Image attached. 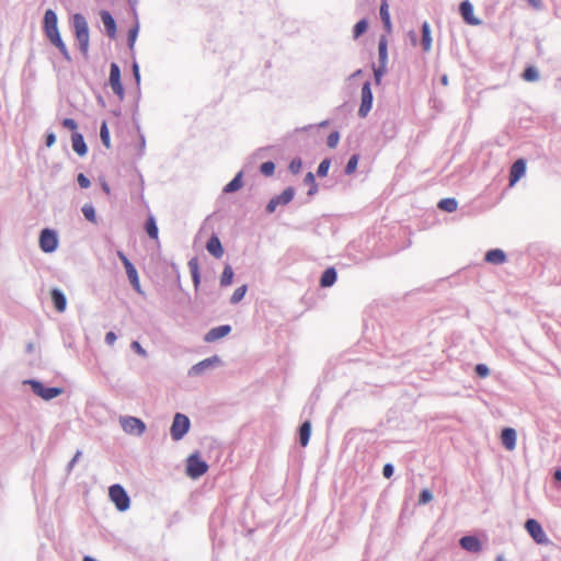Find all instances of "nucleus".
Here are the masks:
<instances>
[{"label": "nucleus", "instance_id": "obj_13", "mask_svg": "<svg viewBox=\"0 0 561 561\" xmlns=\"http://www.w3.org/2000/svg\"><path fill=\"white\" fill-rule=\"evenodd\" d=\"M526 172V161L524 159L516 160L510 170V186H514L516 182L524 176Z\"/></svg>", "mask_w": 561, "mask_h": 561}, {"label": "nucleus", "instance_id": "obj_21", "mask_svg": "<svg viewBox=\"0 0 561 561\" xmlns=\"http://www.w3.org/2000/svg\"><path fill=\"white\" fill-rule=\"evenodd\" d=\"M51 300L54 306L58 312H64L66 310L67 300L65 295L57 288L51 289L50 291Z\"/></svg>", "mask_w": 561, "mask_h": 561}, {"label": "nucleus", "instance_id": "obj_45", "mask_svg": "<svg viewBox=\"0 0 561 561\" xmlns=\"http://www.w3.org/2000/svg\"><path fill=\"white\" fill-rule=\"evenodd\" d=\"M433 499V495L430 490L425 489L421 492L419 496V504H427Z\"/></svg>", "mask_w": 561, "mask_h": 561}, {"label": "nucleus", "instance_id": "obj_38", "mask_svg": "<svg viewBox=\"0 0 561 561\" xmlns=\"http://www.w3.org/2000/svg\"><path fill=\"white\" fill-rule=\"evenodd\" d=\"M523 79L525 81H536L538 79V72L534 67H527L523 72Z\"/></svg>", "mask_w": 561, "mask_h": 561}, {"label": "nucleus", "instance_id": "obj_44", "mask_svg": "<svg viewBox=\"0 0 561 561\" xmlns=\"http://www.w3.org/2000/svg\"><path fill=\"white\" fill-rule=\"evenodd\" d=\"M330 168V160L324 159L318 167V175L319 176H325L328 174Z\"/></svg>", "mask_w": 561, "mask_h": 561}, {"label": "nucleus", "instance_id": "obj_57", "mask_svg": "<svg viewBox=\"0 0 561 561\" xmlns=\"http://www.w3.org/2000/svg\"><path fill=\"white\" fill-rule=\"evenodd\" d=\"M117 255L121 259L122 263L124 264V267H127V265L133 264L123 252L118 251Z\"/></svg>", "mask_w": 561, "mask_h": 561}, {"label": "nucleus", "instance_id": "obj_37", "mask_svg": "<svg viewBox=\"0 0 561 561\" xmlns=\"http://www.w3.org/2000/svg\"><path fill=\"white\" fill-rule=\"evenodd\" d=\"M100 137L106 148L111 147L110 131L105 122L101 125Z\"/></svg>", "mask_w": 561, "mask_h": 561}, {"label": "nucleus", "instance_id": "obj_32", "mask_svg": "<svg viewBox=\"0 0 561 561\" xmlns=\"http://www.w3.org/2000/svg\"><path fill=\"white\" fill-rule=\"evenodd\" d=\"M233 279V270L230 265H226L220 277V285L222 287L231 285Z\"/></svg>", "mask_w": 561, "mask_h": 561}, {"label": "nucleus", "instance_id": "obj_47", "mask_svg": "<svg viewBox=\"0 0 561 561\" xmlns=\"http://www.w3.org/2000/svg\"><path fill=\"white\" fill-rule=\"evenodd\" d=\"M188 268L191 274L199 273V264L197 257H193L188 261Z\"/></svg>", "mask_w": 561, "mask_h": 561}, {"label": "nucleus", "instance_id": "obj_35", "mask_svg": "<svg viewBox=\"0 0 561 561\" xmlns=\"http://www.w3.org/2000/svg\"><path fill=\"white\" fill-rule=\"evenodd\" d=\"M367 27H368V23L366 20L363 19V20L358 21L354 25V30H353L354 38H358L360 35H363L367 31Z\"/></svg>", "mask_w": 561, "mask_h": 561}, {"label": "nucleus", "instance_id": "obj_15", "mask_svg": "<svg viewBox=\"0 0 561 561\" xmlns=\"http://www.w3.org/2000/svg\"><path fill=\"white\" fill-rule=\"evenodd\" d=\"M460 14L465 22L469 25H479L481 21L473 14V7L469 1H462L459 7Z\"/></svg>", "mask_w": 561, "mask_h": 561}, {"label": "nucleus", "instance_id": "obj_3", "mask_svg": "<svg viewBox=\"0 0 561 561\" xmlns=\"http://www.w3.org/2000/svg\"><path fill=\"white\" fill-rule=\"evenodd\" d=\"M208 465L199 458L197 454L191 455L186 460V474L192 479H197L205 474Z\"/></svg>", "mask_w": 561, "mask_h": 561}, {"label": "nucleus", "instance_id": "obj_48", "mask_svg": "<svg viewBox=\"0 0 561 561\" xmlns=\"http://www.w3.org/2000/svg\"><path fill=\"white\" fill-rule=\"evenodd\" d=\"M137 34H138V27L135 26L133 27L129 33H128V44H129V47L133 48L134 45H135V42H136V38H137Z\"/></svg>", "mask_w": 561, "mask_h": 561}, {"label": "nucleus", "instance_id": "obj_50", "mask_svg": "<svg viewBox=\"0 0 561 561\" xmlns=\"http://www.w3.org/2000/svg\"><path fill=\"white\" fill-rule=\"evenodd\" d=\"M77 181L82 188H88L91 184L90 180L83 173L78 175Z\"/></svg>", "mask_w": 561, "mask_h": 561}, {"label": "nucleus", "instance_id": "obj_11", "mask_svg": "<svg viewBox=\"0 0 561 561\" xmlns=\"http://www.w3.org/2000/svg\"><path fill=\"white\" fill-rule=\"evenodd\" d=\"M57 245H58V238H57L56 232L50 229L42 230L41 236H39L41 249L46 253H50L57 249Z\"/></svg>", "mask_w": 561, "mask_h": 561}, {"label": "nucleus", "instance_id": "obj_52", "mask_svg": "<svg viewBox=\"0 0 561 561\" xmlns=\"http://www.w3.org/2000/svg\"><path fill=\"white\" fill-rule=\"evenodd\" d=\"M278 205H279V204H278L277 199H276L275 197H273V198L268 202V204H267V206H266V211H267L268 214L274 213V211L276 210V207H277Z\"/></svg>", "mask_w": 561, "mask_h": 561}, {"label": "nucleus", "instance_id": "obj_23", "mask_svg": "<svg viewBox=\"0 0 561 561\" xmlns=\"http://www.w3.org/2000/svg\"><path fill=\"white\" fill-rule=\"evenodd\" d=\"M71 140L73 151L79 156H84L88 151V148L84 142L83 136L79 133H73L71 136Z\"/></svg>", "mask_w": 561, "mask_h": 561}, {"label": "nucleus", "instance_id": "obj_30", "mask_svg": "<svg viewBox=\"0 0 561 561\" xmlns=\"http://www.w3.org/2000/svg\"><path fill=\"white\" fill-rule=\"evenodd\" d=\"M145 228H146V231H147L148 236L151 239L158 241V238H159L158 233H159V231H158L156 219L152 216L148 217V219L146 221Z\"/></svg>", "mask_w": 561, "mask_h": 561}, {"label": "nucleus", "instance_id": "obj_36", "mask_svg": "<svg viewBox=\"0 0 561 561\" xmlns=\"http://www.w3.org/2000/svg\"><path fill=\"white\" fill-rule=\"evenodd\" d=\"M82 213L85 217L87 220L95 224L96 222V216H95V210H94V207L91 205V204H85L83 207H82Z\"/></svg>", "mask_w": 561, "mask_h": 561}, {"label": "nucleus", "instance_id": "obj_59", "mask_svg": "<svg viewBox=\"0 0 561 561\" xmlns=\"http://www.w3.org/2000/svg\"><path fill=\"white\" fill-rule=\"evenodd\" d=\"M191 275H192L193 283H194V287L197 289L199 286V283H201V274L197 273V274H191Z\"/></svg>", "mask_w": 561, "mask_h": 561}, {"label": "nucleus", "instance_id": "obj_55", "mask_svg": "<svg viewBox=\"0 0 561 561\" xmlns=\"http://www.w3.org/2000/svg\"><path fill=\"white\" fill-rule=\"evenodd\" d=\"M56 141V136L54 133H48L46 136V146L51 147Z\"/></svg>", "mask_w": 561, "mask_h": 561}, {"label": "nucleus", "instance_id": "obj_43", "mask_svg": "<svg viewBox=\"0 0 561 561\" xmlns=\"http://www.w3.org/2000/svg\"><path fill=\"white\" fill-rule=\"evenodd\" d=\"M301 165V160L299 158H295L290 161L288 169L291 173L297 174L300 172Z\"/></svg>", "mask_w": 561, "mask_h": 561}, {"label": "nucleus", "instance_id": "obj_49", "mask_svg": "<svg viewBox=\"0 0 561 561\" xmlns=\"http://www.w3.org/2000/svg\"><path fill=\"white\" fill-rule=\"evenodd\" d=\"M61 124L65 128L72 130V131H75L78 127L76 121L72 118H65Z\"/></svg>", "mask_w": 561, "mask_h": 561}, {"label": "nucleus", "instance_id": "obj_2", "mask_svg": "<svg viewBox=\"0 0 561 561\" xmlns=\"http://www.w3.org/2000/svg\"><path fill=\"white\" fill-rule=\"evenodd\" d=\"M73 27H75V34L76 38L79 43V49L80 51L87 56L89 51V27L88 23L83 15L77 13L73 15Z\"/></svg>", "mask_w": 561, "mask_h": 561}, {"label": "nucleus", "instance_id": "obj_34", "mask_svg": "<svg viewBox=\"0 0 561 561\" xmlns=\"http://www.w3.org/2000/svg\"><path fill=\"white\" fill-rule=\"evenodd\" d=\"M245 293H247V285H242V286L236 288V290L233 291V294L230 298L231 304L240 302L243 299Z\"/></svg>", "mask_w": 561, "mask_h": 561}, {"label": "nucleus", "instance_id": "obj_27", "mask_svg": "<svg viewBox=\"0 0 561 561\" xmlns=\"http://www.w3.org/2000/svg\"><path fill=\"white\" fill-rule=\"evenodd\" d=\"M125 270H126V274L128 276V279H129L131 286L134 287V289L136 291L140 293V283H139L137 270L135 268V266L133 264L127 265V267H125Z\"/></svg>", "mask_w": 561, "mask_h": 561}, {"label": "nucleus", "instance_id": "obj_18", "mask_svg": "<svg viewBox=\"0 0 561 561\" xmlns=\"http://www.w3.org/2000/svg\"><path fill=\"white\" fill-rule=\"evenodd\" d=\"M460 546L470 552H479L482 549L481 542L477 537L465 536L460 539Z\"/></svg>", "mask_w": 561, "mask_h": 561}, {"label": "nucleus", "instance_id": "obj_9", "mask_svg": "<svg viewBox=\"0 0 561 561\" xmlns=\"http://www.w3.org/2000/svg\"><path fill=\"white\" fill-rule=\"evenodd\" d=\"M108 82L112 91L123 100L125 96V90L121 81V69L117 64H111Z\"/></svg>", "mask_w": 561, "mask_h": 561}, {"label": "nucleus", "instance_id": "obj_16", "mask_svg": "<svg viewBox=\"0 0 561 561\" xmlns=\"http://www.w3.org/2000/svg\"><path fill=\"white\" fill-rule=\"evenodd\" d=\"M516 431L512 427H505L501 433L502 444L510 451L514 450L516 447Z\"/></svg>", "mask_w": 561, "mask_h": 561}, {"label": "nucleus", "instance_id": "obj_7", "mask_svg": "<svg viewBox=\"0 0 561 561\" xmlns=\"http://www.w3.org/2000/svg\"><path fill=\"white\" fill-rule=\"evenodd\" d=\"M28 383H30L33 392L36 393L38 397H41L44 400H51L62 393L61 388H57V387L47 388L42 382L36 381V380H30Z\"/></svg>", "mask_w": 561, "mask_h": 561}, {"label": "nucleus", "instance_id": "obj_17", "mask_svg": "<svg viewBox=\"0 0 561 561\" xmlns=\"http://www.w3.org/2000/svg\"><path fill=\"white\" fill-rule=\"evenodd\" d=\"M231 331L230 325H220L217 328H214L207 332L205 335V341L208 343L215 342L226 335H228Z\"/></svg>", "mask_w": 561, "mask_h": 561}, {"label": "nucleus", "instance_id": "obj_29", "mask_svg": "<svg viewBox=\"0 0 561 561\" xmlns=\"http://www.w3.org/2000/svg\"><path fill=\"white\" fill-rule=\"evenodd\" d=\"M438 208L447 213H454L458 208V203L455 198H444L439 201Z\"/></svg>", "mask_w": 561, "mask_h": 561}, {"label": "nucleus", "instance_id": "obj_31", "mask_svg": "<svg viewBox=\"0 0 561 561\" xmlns=\"http://www.w3.org/2000/svg\"><path fill=\"white\" fill-rule=\"evenodd\" d=\"M295 190L293 187H287L283 191L282 194L275 196L279 205H286L294 198Z\"/></svg>", "mask_w": 561, "mask_h": 561}, {"label": "nucleus", "instance_id": "obj_28", "mask_svg": "<svg viewBox=\"0 0 561 561\" xmlns=\"http://www.w3.org/2000/svg\"><path fill=\"white\" fill-rule=\"evenodd\" d=\"M243 185V182H242V172H239L234 179L232 181H230L225 187H224V192L225 193H233L238 190H240Z\"/></svg>", "mask_w": 561, "mask_h": 561}, {"label": "nucleus", "instance_id": "obj_58", "mask_svg": "<svg viewBox=\"0 0 561 561\" xmlns=\"http://www.w3.org/2000/svg\"><path fill=\"white\" fill-rule=\"evenodd\" d=\"M133 72H134V77L136 79V82L139 83L140 81V73H139V66L137 62H134L133 65Z\"/></svg>", "mask_w": 561, "mask_h": 561}, {"label": "nucleus", "instance_id": "obj_1", "mask_svg": "<svg viewBox=\"0 0 561 561\" xmlns=\"http://www.w3.org/2000/svg\"><path fill=\"white\" fill-rule=\"evenodd\" d=\"M57 23L58 19L56 13L50 9L46 10L43 26L44 33L49 42L59 49L61 55L67 60H70L69 51L60 37Z\"/></svg>", "mask_w": 561, "mask_h": 561}, {"label": "nucleus", "instance_id": "obj_12", "mask_svg": "<svg viewBox=\"0 0 561 561\" xmlns=\"http://www.w3.org/2000/svg\"><path fill=\"white\" fill-rule=\"evenodd\" d=\"M373 104V93L370 89V83L365 82L362 88V104L358 110V114L362 117H365L367 113L370 111Z\"/></svg>", "mask_w": 561, "mask_h": 561}, {"label": "nucleus", "instance_id": "obj_61", "mask_svg": "<svg viewBox=\"0 0 561 561\" xmlns=\"http://www.w3.org/2000/svg\"><path fill=\"white\" fill-rule=\"evenodd\" d=\"M443 83H444V84H446V83H447V78H446V77H444V78H443Z\"/></svg>", "mask_w": 561, "mask_h": 561}, {"label": "nucleus", "instance_id": "obj_19", "mask_svg": "<svg viewBox=\"0 0 561 561\" xmlns=\"http://www.w3.org/2000/svg\"><path fill=\"white\" fill-rule=\"evenodd\" d=\"M207 251L213 254L216 259H220L224 255V248L217 236H211L206 244Z\"/></svg>", "mask_w": 561, "mask_h": 561}, {"label": "nucleus", "instance_id": "obj_39", "mask_svg": "<svg viewBox=\"0 0 561 561\" xmlns=\"http://www.w3.org/2000/svg\"><path fill=\"white\" fill-rule=\"evenodd\" d=\"M261 173L265 176H271L274 174L275 171V164L272 161H266L261 164Z\"/></svg>", "mask_w": 561, "mask_h": 561}, {"label": "nucleus", "instance_id": "obj_25", "mask_svg": "<svg viewBox=\"0 0 561 561\" xmlns=\"http://www.w3.org/2000/svg\"><path fill=\"white\" fill-rule=\"evenodd\" d=\"M311 435V424L309 421H306L301 424L299 428V442L302 447H306L309 443Z\"/></svg>", "mask_w": 561, "mask_h": 561}, {"label": "nucleus", "instance_id": "obj_14", "mask_svg": "<svg viewBox=\"0 0 561 561\" xmlns=\"http://www.w3.org/2000/svg\"><path fill=\"white\" fill-rule=\"evenodd\" d=\"M219 363H220V359L218 356H213V357L206 358V359L195 364L194 366H192L191 369L188 370V375L190 376H198V375L203 374L207 368H210Z\"/></svg>", "mask_w": 561, "mask_h": 561}, {"label": "nucleus", "instance_id": "obj_51", "mask_svg": "<svg viewBox=\"0 0 561 561\" xmlns=\"http://www.w3.org/2000/svg\"><path fill=\"white\" fill-rule=\"evenodd\" d=\"M131 348L140 356L142 357H146L147 356V352L142 348V346L140 345L139 342L137 341H134L131 343Z\"/></svg>", "mask_w": 561, "mask_h": 561}, {"label": "nucleus", "instance_id": "obj_60", "mask_svg": "<svg viewBox=\"0 0 561 561\" xmlns=\"http://www.w3.org/2000/svg\"><path fill=\"white\" fill-rule=\"evenodd\" d=\"M554 479L558 480V481H561V470H557L554 472Z\"/></svg>", "mask_w": 561, "mask_h": 561}, {"label": "nucleus", "instance_id": "obj_33", "mask_svg": "<svg viewBox=\"0 0 561 561\" xmlns=\"http://www.w3.org/2000/svg\"><path fill=\"white\" fill-rule=\"evenodd\" d=\"M432 44L431 31L427 23L422 26V45L425 51L430 50Z\"/></svg>", "mask_w": 561, "mask_h": 561}, {"label": "nucleus", "instance_id": "obj_24", "mask_svg": "<svg viewBox=\"0 0 561 561\" xmlns=\"http://www.w3.org/2000/svg\"><path fill=\"white\" fill-rule=\"evenodd\" d=\"M380 18L382 20V23H383V26H385L387 33H391L392 24H391V21H390V14H389V11H388V2H387V0H382V2H381V5H380Z\"/></svg>", "mask_w": 561, "mask_h": 561}, {"label": "nucleus", "instance_id": "obj_46", "mask_svg": "<svg viewBox=\"0 0 561 561\" xmlns=\"http://www.w3.org/2000/svg\"><path fill=\"white\" fill-rule=\"evenodd\" d=\"M476 373H477V375H478L479 377H481V378H485V377H488V376H489V374H490V369H489V368H488V366H486V365H484V364H478V365L476 366Z\"/></svg>", "mask_w": 561, "mask_h": 561}, {"label": "nucleus", "instance_id": "obj_5", "mask_svg": "<svg viewBox=\"0 0 561 561\" xmlns=\"http://www.w3.org/2000/svg\"><path fill=\"white\" fill-rule=\"evenodd\" d=\"M525 528L534 541L538 545L549 543V539L542 529L541 525L536 519H528L525 523Z\"/></svg>", "mask_w": 561, "mask_h": 561}, {"label": "nucleus", "instance_id": "obj_54", "mask_svg": "<svg viewBox=\"0 0 561 561\" xmlns=\"http://www.w3.org/2000/svg\"><path fill=\"white\" fill-rule=\"evenodd\" d=\"M116 341V334L114 332H107L106 335H105V342L108 344V345H113Z\"/></svg>", "mask_w": 561, "mask_h": 561}, {"label": "nucleus", "instance_id": "obj_53", "mask_svg": "<svg viewBox=\"0 0 561 561\" xmlns=\"http://www.w3.org/2000/svg\"><path fill=\"white\" fill-rule=\"evenodd\" d=\"M382 474L385 478H390L393 474V467L390 463L385 465Z\"/></svg>", "mask_w": 561, "mask_h": 561}, {"label": "nucleus", "instance_id": "obj_20", "mask_svg": "<svg viewBox=\"0 0 561 561\" xmlns=\"http://www.w3.org/2000/svg\"><path fill=\"white\" fill-rule=\"evenodd\" d=\"M484 260H485V262H488L490 264L497 265V264H502L506 261V254L501 249H493L485 253Z\"/></svg>", "mask_w": 561, "mask_h": 561}, {"label": "nucleus", "instance_id": "obj_22", "mask_svg": "<svg viewBox=\"0 0 561 561\" xmlns=\"http://www.w3.org/2000/svg\"><path fill=\"white\" fill-rule=\"evenodd\" d=\"M101 20L110 37H114L116 34V23L113 16L107 11L101 12Z\"/></svg>", "mask_w": 561, "mask_h": 561}, {"label": "nucleus", "instance_id": "obj_4", "mask_svg": "<svg viewBox=\"0 0 561 561\" xmlns=\"http://www.w3.org/2000/svg\"><path fill=\"white\" fill-rule=\"evenodd\" d=\"M111 501L115 504L116 508L121 512L129 507L130 501L124 488L119 484H114L108 489Z\"/></svg>", "mask_w": 561, "mask_h": 561}, {"label": "nucleus", "instance_id": "obj_8", "mask_svg": "<svg viewBox=\"0 0 561 561\" xmlns=\"http://www.w3.org/2000/svg\"><path fill=\"white\" fill-rule=\"evenodd\" d=\"M388 41L386 36H381L378 44L379 66L374 70L376 80L378 81L386 72L388 60Z\"/></svg>", "mask_w": 561, "mask_h": 561}, {"label": "nucleus", "instance_id": "obj_10", "mask_svg": "<svg viewBox=\"0 0 561 561\" xmlns=\"http://www.w3.org/2000/svg\"><path fill=\"white\" fill-rule=\"evenodd\" d=\"M119 422L127 434L141 435L146 430L145 423L140 419L134 416L122 417Z\"/></svg>", "mask_w": 561, "mask_h": 561}, {"label": "nucleus", "instance_id": "obj_6", "mask_svg": "<svg viewBox=\"0 0 561 561\" xmlns=\"http://www.w3.org/2000/svg\"><path fill=\"white\" fill-rule=\"evenodd\" d=\"M190 428V420L181 413H176L171 426V435L175 440L181 439Z\"/></svg>", "mask_w": 561, "mask_h": 561}, {"label": "nucleus", "instance_id": "obj_26", "mask_svg": "<svg viewBox=\"0 0 561 561\" xmlns=\"http://www.w3.org/2000/svg\"><path fill=\"white\" fill-rule=\"evenodd\" d=\"M336 280V272L333 267L327 268L320 279V285L322 287L332 286Z\"/></svg>", "mask_w": 561, "mask_h": 561}, {"label": "nucleus", "instance_id": "obj_41", "mask_svg": "<svg viewBox=\"0 0 561 561\" xmlns=\"http://www.w3.org/2000/svg\"><path fill=\"white\" fill-rule=\"evenodd\" d=\"M305 183L311 186V188L309 190L308 194L309 195L314 194V192L317 191V184H316V181H314V175L311 172H308L306 174Z\"/></svg>", "mask_w": 561, "mask_h": 561}, {"label": "nucleus", "instance_id": "obj_56", "mask_svg": "<svg viewBox=\"0 0 561 561\" xmlns=\"http://www.w3.org/2000/svg\"><path fill=\"white\" fill-rule=\"evenodd\" d=\"M117 255L121 259L122 263L124 264V267H127V265L133 264L123 252L118 251Z\"/></svg>", "mask_w": 561, "mask_h": 561}, {"label": "nucleus", "instance_id": "obj_40", "mask_svg": "<svg viewBox=\"0 0 561 561\" xmlns=\"http://www.w3.org/2000/svg\"><path fill=\"white\" fill-rule=\"evenodd\" d=\"M357 163H358V156H356V154L352 156L345 167V172L347 174H352L356 170Z\"/></svg>", "mask_w": 561, "mask_h": 561}, {"label": "nucleus", "instance_id": "obj_42", "mask_svg": "<svg viewBox=\"0 0 561 561\" xmlns=\"http://www.w3.org/2000/svg\"><path fill=\"white\" fill-rule=\"evenodd\" d=\"M340 140V134L337 131H332L327 139V144L330 148H335Z\"/></svg>", "mask_w": 561, "mask_h": 561}]
</instances>
